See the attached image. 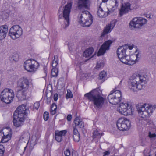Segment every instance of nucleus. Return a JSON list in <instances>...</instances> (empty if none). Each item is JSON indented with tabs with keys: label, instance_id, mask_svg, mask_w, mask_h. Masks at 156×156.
<instances>
[{
	"label": "nucleus",
	"instance_id": "12",
	"mask_svg": "<svg viewBox=\"0 0 156 156\" xmlns=\"http://www.w3.org/2000/svg\"><path fill=\"white\" fill-rule=\"evenodd\" d=\"M72 3H68L65 6L63 11V16L64 19V23L65 26L63 28L66 29L69 25V16L72 6Z\"/></svg>",
	"mask_w": 156,
	"mask_h": 156
},
{
	"label": "nucleus",
	"instance_id": "15",
	"mask_svg": "<svg viewBox=\"0 0 156 156\" xmlns=\"http://www.w3.org/2000/svg\"><path fill=\"white\" fill-rule=\"evenodd\" d=\"M29 82L26 78L23 77L19 80L17 87L19 90L27 91L29 85Z\"/></svg>",
	"mask_w": 156,
	"mask_h": 156
},
{
	"label": "nucleus",
	"instance_id": "5",
	"mask_svg": "<svg viewBox=\"0 0 156 156\" xmlns=\"http://www.w3.org/2000/svg\"><path fill=\"white\" fill-rule=\"evenodd\" d=\"M78 22L83 27H89L92 23L93 18L90 12L87 10H83L78 16Z\"/></svg>",
	"mask_w": 156,
	"mask_h": 156
},
{
	"label": "nucleus",
	"instance_id": "14",
	"mask_svg": "<svg viewBox=\"0 0 156 156\" xmlns=\"http://www.w3.org/2000/svg\"><path fill=\"white\" fill-rule=\"evenodd\" d=\"M5 131L6 132H4L2 130H0V143L7 142L11 139L12 132L7 129Z\"/></svg>",
	"mask_w": 156,
	"mask_h": 156
},
{
	"label": "nucleus",
	"instance_id": "34",
	"mask_svg": "<svg viewBox=\"0 0 156 156\" xmlns=\"http://www.w3.org/2000/svg\"><path fill=\"white\" fill-rule=\"evenodd\" d=\"M58 73V70L56 68H53L51 70V75L53 77L56 76Z\"/></svg>",
	"mask_w": 156,
	"mask_h": 156
},
{
	"label": "nucleus",
	"instance_id": "33",
	"mask_svg": "<svg viewBox=\"0 0 156 156\" xmlns=\"http://www.w3.org/2000/svg\"><path fill=\"white\" fill-rule=\"evenodd\" d=\"M93 134V138H100L102 135L101 134V133H99V132L97 129H96L94 131Z\"/></svg>",
	"mask_w": 156,
	"mask_h": 156
},
{
	"label": "nucleus",
	"instance_id": "46",
	"mask_svg": "<svg viewBox=\"0 0 156 156\" xmlns=\"http://www.w3.org/2000/svg\"><path fill=\"white\" fill-rule=\"evenodd\" d=\"M111 152V151H105L104 152L103 156H108L110 154Z\"/></svg>",
	"mask_w": 156,
	"mask_h": 156
},
{
	"label": "nucleus",
	"instance_id": "17",
	"mask_svg": "<svg viewBox=\"0 0 156 156\" xmlns=\"http://www.w3.org/2000/svg\"><path fill=\"white\" fill-rule=\"evenodd\" d=\"M25 118L26 117L13 114V122L14 126L19 127L23 125Z\"/></svg>",
	"mask_w": 156,
	"mask_h": 156
},
{
	"label": "nucleus",
	"instance_id": "36",
	"mask_svg": "<svg viewBox=\"0 0 156 156\" xmlns=\"http://www.w3.org/2000/svg\"><path fill=\"white\" fill-rule=\"evenodd\" d=\"M44 64H41V66L43 67V70L44 71L45 74V76H46L47 73V61L46 60H44Z\"/></svg>",
	"mask_w": 156,
	"mask_h": 156
},
{
	"label": "nucleus",
	"instance_id": "11",
	"mask_svg": "<svg viewBox=\"0 0 156 156\" xmlns=\"http://www.w3.org/2000/svg\"><path fill=\"white\" fill-rule=\"evenodd\" d=\"M118 129L121 131H126L128 129L130 126V122L126 118H121L118 120L116 123Z\"/></svg>",
	"mask_w": 156,
	"mask_h": 156
},
{
	"label": "nucleus",
	"instance_id": "16",
	"mask_svg": "<svg viewBox=\"0 0 156 156\" xmlns=\"http://www.w3.org/2000/svg\"><path fill=\"white\" fill-rule=\"evenodd\" d=\"M113 41L111 40H108L105 42L100 47L98 53V56L103 55L106 50H109L111 45Z\"/></svg>",
	"mask_w": 156,
	"mask_h": 156
},
{
	"label": "nucleus",
	"instance_id": "40",
	"mask_svg": "<svg viewBox=\"0 0 156 156\" xmlns=\"http://www.w3.org/2000/svg\"><path fill=\"white\" fill-rule=\"evenodd\" d=\"M48 112H45L44 114L43 117L45 121H47L48 118Z\"/></svg>",
	"mask_w": 156,
	"mask_h": 156
},
{
	"label": "nucleus",
	"instance_id": "32",
	"mask_svg": "<svg viewBox=\"0 0 156 156\" xmlns=\"http://www.w3.org/2000/svg\"><path fill=\"white\" fill-rule=\"evenodd\" d=\"M57 105L55 103H53L51 106L50 113L52 115H54L56 113Z\"/></svg>",
	"mask_w": 156,
	"mask_h": 156
},
{
	"label": "nucleus",
	"instance_id": "49",
	"mask_svg": "<svg viewBox=\"0 0 156 156\" xmlns=\"http://www.w3.org/2000/svg\"><path fill=\"white\" fill-rule=\"evenodd\" d=\"M50 133L49 131H47L45 135L46 138H48L49 136Z\"/></svg>",
	"mask_w": 156,
	"mask_h": 156
},
{
	"label": "nucleus",
	"instance_id": "9",
	"mask_svg": "<svg viewBox=\"0 0 156 156\" xmlns=\"http://www.w3.org/2000/svg\"><path fill=\"white\" fill-rule=\"evenodd\" d=\"M147 22V20L145 18L141 17H135L130 22L129 27L132 30L135 28H140Z\"/></svg>",
	"mask_w": 156,
	"mask_h": 156
},
{
	"label": "nucleus",
	"instance_id": "2",
	"mask_svg": "<svg viewBox=\"0 0 156 156\" xmlns=\"http://www.w3.org/2000/svg\"><path fill=\"white\" fill-rule=\"evenodd\" d=\"M84 96L86 99L92 102L96 108H102L105 100V99L101 95L98 89H93L90 92L85 94Z\"/></svg>",
	"mask_w": 156,
	"mask_h": 156
},
{
	"label": "nucleus",
	"instance_id": "20",
	"mask_svg": "<svg viewBox=\"0 0 156 156\" xmlns=\"http://www.w3.org/2000/svg\"><path fill=\"white\" fill-rule=\"evenodd\" d=\"M88 2V0H78L77 3L78 8L81 10L89 9L90 6Z\"/></svg>",
	"mask_w": 156,
	"mask_h": 156
},
{
	"label": "nucleus",
	"instance_id": "24",
	"mask_svg": "<svg viewBox=\"0 0 156 156\" xmlns=\"http://www.w3.org/2000/svg\"><path fill=\"white\" fill-rule=\"evenodd\" d=\"M8 31V27L6 25L0 27V40H2L5 38Z\"/></svg>",
	"mask_w": 156,
	"mask_h": 156
},
{
	"label": "nucleus",
	"instance_id": "31",
	"mask_svg": "<svg viewBox=\"0 0 156 156\" xmlns=\"http://www.w3.org/2000/svg\"><path fill=\"white\" fill-rule=\"evenodd\" d=\"M58 59L57 55H55L54 56V59L52 61V66L53 68H56V66L58 64Z\"/></svg>",
	"mask_w": 156,
	"mask_h": 156
},
{
	"label": "nucleus",
	"instance_id": "21",
	"mask_svg": "<svg viewBox=\"0 0 156 156\" xmlns=\"http://www.w3.org/2000/svg\"><path fill=\"white\" fill-rule=\"evenodd\" d=\"M115 21L113 20L109 24L107 25L105 28L103 32L101 35V37H102L104 36V35L110 32L115 26Z\"/></svg>",
	"mask_w": 156,
	"mask_h": 156
},
{
	"label": "nucleus",
	"instance_id": "19",
	"mask_svg": "<svg viewBox=\"0 0 156 156\" xmlns=\"http://www.w3.org/2000/svg\"><path fill=\"white\" fill-rule=\"evenodd\" d=\"M131 5L128 2H126L124 4H122L120 10V15L122 16L124 14L128 13L129 11L132 10L133 9H136L137 8V6L135 5L133 9L131 8Z\"/></svg>",
	"mask_w": 156,
	"mask_h": 156
},
{
	"label": "nucleus",
	"instance_id": "52",
	"mask_svg": "<svg viewBox=\"0 0 156 156\" xmlns=\"http://www.w3.org/2000/svg\"><path fill=\"white\" fill-rule=\"evenodd\" d=\"M137 51H136V53H137Z\"/></svg>",
	"mask_w": 156,
	"mask_h": 156
},
{
	"label": "nucleus",
	"instance_id": "30",
	"mask_svg": "<svg viewBox=\"0 0 156 156\" xmlns=\"http://www.w3.org/2000/svg\"><path fill=\"white\" fill-rule=\"evenodd\" d=\"M94 49L92 48H90L87 49L83 53V56L86 57L90 56L92 54Z\"/></svg>",
	"mask_w": 156,
	"mask_h": 156
},
{
	"label": "nucleus",
	"instance_id": "28",
	"mask_svg": "<svg viewBox=\"0 0 156 156\" xmlns=\"http://www.w3.org/2000/svg\"><path fill=\"white\" fill-rule=\"evenodd\" d=\"M74 122L75 124V126H77L80 128H83L84 127V124L83 122L80 120L78 117L75 118Z\"/></svg>",
	"mask_w": 156,
	"mask_h": 156
},
{
	"label": "nucleus",
	"instance_id": "51",
	"mask_svg": "<svg viewBox=\"0 0 156 156\" xmlns=\"http://www.w3.org/2000/svg\"><path fill=\"white\" fill-rule=\"evenodd\" d=\"M155 156H156V152H155Z\"/></svg>",
	"mask_w": 156,
	"mask_h": 156
},
{
	"label": "nucleus",
	"instance_id": "8",
	"mask_svg": "<svg viewBox=\"0 0 156 156\" xmlns=\"http://www.w3.org/2000/svg\"><path fill=\"white\" fill-rule=\"evenodd\" d=\"M119 112L124 115H130L132 114L131 106L126 101L121 103L117 109Z\"/></svg>",
	"mask_w": 156,
	"mask_h": 156
},
{
	"label": "nucleus",
	"instance_id": "26",
	"mask_svg": "<svg viewBox=\"0 0 156 156\" xmlns=\"http://www.w3.org/2000/svg\"><path fill=\"white\" fill-rule=\"evenodd\" d=\"M30 137V134L28 132H23L19 139V141L20 142H25L26 141L29 140Z\"/></svg>",
	"mask_w": 156,
	"mask_h": 156
},
{
	"label": "nucleus",
	"instance_id": "43",
	"mask_svg": "<svg viewBox=\"0 0 156 156\" xmlns=\"http://www.w3.org/2000/svg\"><path fill=\"white\" fill-rule=\"evenodd\" d=\"M64 154L65 156H70V151L69 149H67L64 152Z\"/></svg>",
	"mask_w": 156,
	"mask_h": 156
},
{
	"label": "nucleus",
	"instance_id": "29",
	"mask_svg": "<svg viewBox=\"0 0 156 156\" xmlns=\"http://www.w3.org/2000/svg\"><path fill=\"white\" fill-rule=\"evenodd\" d=\"M101 3H100V5L98 7V11H97V14L100 17H105L108 14L107 13L106 15L105 14L103 10L101 8Z\"/></svg>",
	"mask_w": 156,
	"mask_h": 156
},
{
	"label": "nucleus",
	"instance_id": "22",
	"mask_svg": "<svg viewBox=\"0 0 156 156\" xmlns=\"http://www.w3.org/2000/svg\"><path fill=\"white\" fill-rule=\"evenodd\" d=\"M67 133L66 130L58 131L55 133V138L56 140L58 142H60L62 141V136L66 135Z\"/></svg>",
	"mask_w": 156,
	"mask_h": 156
},
{
	"label": "nucleus",
	"instance_id": "35",
	"mask_svg": "<svg viewBox=\"0 0 156 156\" xmlns=\"http://www.w3.org/2000/svg\"><path fill=\"white\" fill-rule=\"evenodd\" d=\"M106 76V72L103 71L100 73L99 76L100 79H103L105 80Z\"/></svg>",
	"mask_w": 156,
	"mask_h": 156
},
{
	"label": "nucleus",
	"instance_id": "1",
	"mask_svg": "<svg viewBox=\"0 0 156 156\" xmlns=\"http://www.w3.org/2000/svg\"><path fill=\"white\" fill-rule=\"evenodd\" d=\"M134 45L129 46L125 44L119 47L117 50V54L120 60L123 63L129 65H132L135 63L137 60L139 56V52L135 55L131 56L127 55L126 52L128 49L132 50L134 47Z\"/></svg>",
	"mask_w": 156,
	"mask_h": 156
},
{
	"label": "nucleus",
	"instance_id": "53",
	"mask_svg": "<svg viewBox=\"0 0 156 156\" xmlns=\"http://www.w3.org/2000/svg\"><path fill=\"white\" fill-rule=\"evenodd\" d=\"M26 147H25V148H26Z\"/></svg>",
	"mask_w": 156,
	"mask_h": 156
},
{
	"label": "nucleus",
	"instance_id": "27",
	"mask_svg": "<svg viewBox=\"0 0 156 156\" xmlns=\"http://www.w3.org/2000/svg\"><path fill=\"white\" fill-rule=\"evenodd\" d=\"M73 139L74 141L78 142L80 140V136L77 129L75 127H73Z\"/></svg>",
	"mask_w": 156,
	"mask_h": 156
},
{
	"label": "nucleus",
	"instance_id": "50",
	"mask_svg": "<svg viewBox=\"0 0 156 156\" xmlns=\"http://www.w3.org/2000/svg\"><path fill=\"white\" fill-rule=\"evenodd\" d=\"M72 156H78V154L77 152L75 151L73 152Z\"/></svg>",
	"mask_w": 156,
	"mask_h": 156
},
{
	"label": "nucleus",
	"instance_id": "25",
	"mask_svg": "<svg viewBox=\"0 0 156 156\" xmlns=\"http://www.w3.org/2000/svg\"><path fill=\"white\" fill-rule=\"evenodd\" d=\"M27 91L19 90L16 94V97L20 100H24L26 99L27 96Z\"/></svg>",
	"mask_w": 156,
	"mask_h": 156
},
{
	"label": "nucleus",
	"instance_id": "18",
	"mask_svg": "<svg viewBox=\"0 0 156 156\" xmlns=\"http://www.w3.org/2000/svg\"><path fill=\"white\" fill-rule=\"evenodd\" d=\"M29 112V110L26 108L25 105H22L18 107L13 114L26 117Z\"/></svg>",
	"mask_w": 156,
	"mask_h": 156
},
{
	"label": "nucleus",
	"instance_id": "6",
	"mask_svg": "<svg viewBox=\"0 0 156 156\" xmlns=\"http://www.w3.org/2000/svg\"><path fill=\"white\" fill-rule=\"evenodd\" d=\"M122 93L120 90L115 88L111 92L108 97L109 102L113 105H116L120 102L122 100Z\"/></svg>",
	"mask_w": 156,
	"mask_h": 156
},
{
	"label": "nucleus",
	"instance_id": "7",
	"mask_svg": "<svg viewBox=\"0 0 156 156\" xmlns=\"http://www.w3.org/2000/svg\"><path fill=\"white\" fill-rule=\"evenodd\" d=\"M14 96V94L12 90L5 88L1 92L0 98L2 101L6 104H9L13 101Z\"/></svg>",
	"mask_w": 156,
	"mask_h": 156
},
{
	"label": "nucleus",
	"instance_id": "3",
	"mask_svg": "<svg viewBox=\"0 0 156 156\" xmlns=\"http://www.w3.org/2000/svg\"><path fill=\"white\" fill-rule=\"evenodd\" d=\"M146 75L134 74L130 78L129 82V87L134 92H137L141 90L143 87V84L145 83L147 80Z\"/></svg>",
	"mask_w": 156,
	"mask_h": 156
},
{
	"label": "nucleus",
	"instance_id": "45",
	"mask_svg": "<svg viewBox=\"0 0 156 156\" xmlns=\"http://www.w3.org/2000/svg\"><path fill=\"white\" fill-rule=\"evenodd\" d=\"M149 136L150 138H154L156 137V134L154 133H152L151 132H150L149 134Z\"/></svg>",
	"mask_w": 156,
	"mask_h": 156
},
{
	"label": "nucleus",
	"instance_id": "4",
	"mask_svg": "<svg viewBox=\"0 0 156 156\" xmlns=\"http://www.w3.org/2000/svg\"><path fill=\"white\" fill-rule=\"evenodd\" d=\"M156 108V106L155 105L153 106L147 104H143L139 103L136 106V108L139 115L143 118L149 117Z\"/></svg>",
	"mask_w": 156,
	"mask_h": 156
},
{
	"label": "nucleus",
	"instance_id": "39",
	"mask_svg": "<svg viewBox=\"0 0 156 156\" xmlns=\"http://www.w3.org/2000/svg\"><path fill=\"white\" fill-rule=\"evenodd\" d=\"M73 94L70 90H67V92L66 95V98L67 99L72 98Z\"/></svg>",
	"mask_w": 156,
	"mask_h": 156
},
{
	"label": "nucleus",
	"instance_id": "10",
	"mask_svg": "<svg viewBox=\"0 0 156 156\" xmlns=\"http://www.w3.org/2000/svg\"><path fill=\"white\" fill-rule=\"evenodd\" d=\"M39 64L38 62L33 59H28L25 61L24 63L25 69L28 72H34L38 69Z\"/></svg>",
	"mask_w": 156,
	"mask_h": 156
},
{
	"label": "nucleus",
	"instance_id": "44",
	"mask_svg": "<svg viewBox=\"0 0 156 156\" xmlns=\"http://www.w3.org/2000/svg\"><path fill=\"white\" fill-rule=\"evenodd\" d=\"M34 107L35 109H36V110H38L39 108V102H36L35 103L34 105Z\"/></svg>",
	"mask_w": 156,
	"mask_h": 156
},
{
	"label": "nucleus",
	"instance_id": "47",
	"mask_svg": "<svg viewBox=\"0 0 156 156\" xmlns=\"http://www.w3.org/2000/svg\"><path fill=\"white\" fill-rule=\"evenodd\" d=\"M58 98V94H54V100L55 101H56Z\"/></svg>",
	"mask_w": 156,
	"mask_h": 156
},
{
	"label": "nucleus",
	"instance_id": "48",
	"mask_svg": "<svg viewBox=\"0 0 156 156\" xmlns=\"http://www.w3.org/2000/svg\"><path fill=\"white\" fill-rule=\"evenodd\" d=\"M72 119V115H69L67 117V119L69 121H70Z\"/></svg>",
	"mask_w": 156,
	"mask_h": 156
},
{
	"label": "nucleus",
	"instance_id": "23",
	"mask_svg": "<svg viewBox=\"0 0 156 156\" xmlns=\"http://www.w3.org/2000/svg\"><path fill=\"white\" fill-rule=\"evenodd\" d=\"M6 5L3 6L2 11L0 12V15L3 19H6L9 16V9L8 5L6 7Z\"/></svg>",
	"mask_w": 156,
	"mask_h": 156
},
{
	"label": "nucleus",
	"instance_id": "38",
	"mask_svg": "<svg viewBox=\"0 0 156 156\" xmlns=\"http://www.w3.org/2000/svg\"><path fill=\"white\" fill-rule=\"evenodd\" d=\"M5 148L3 145H0V156H3Z\"/></svg>",
	"mask_w": 156,
	"mask_h": 156
},
{
	"label": "nucleus",
	"instance_id": "37",
	"mask_svg": "<svg viewBox=\"0 0 156 156\" xmlns=\"http://www.w3.org/2000/svg\"><path fill=\"white\" fill-rule=\"evenodd\" d=\"M104 64L102 62H98L97 64V65L95 67L96 69H100L104 66Z\"/></svg>",
	"mask_w": 156,
	"mask_h": 156
},
{
	"label": "nucleus",
	"instance_id": "13",
	"mask_svg": "<svg viewBox=\"0 0 156 156\" xmlns=\"http://www.w3.org/2000/svg\"><path fill=\"white\" fill-rule=\"evenodd\" d=\"M9 35L11 38L15 40L20 37L23 33L22 28L18 25L12 26L10 29Z\"/></svg>",
	"mask_w": 156,
	"mask_h": 156
},
{
	"label": "nucleus",
	"instance_id": "41",
	"mask_svg": "<svg viewBox=\"0 0 156 156\" xmlns=\"http://www.w3.org/2000/svg\"><path fill=\"white\" fill-rule=\"evenodd\" d=\"M12 59L15 61H17L19 59V56L17 54H15L12 56Z\"/></svg>",
	"mask_w": 156,
	"mask_h": 156
},
{
	"label": "nucleus",
	"instance_id": "42",
	"mask_svg": "<svg viewBox=\"0 0 156 156\" xmlns=\"http://www.w3.org/2000/svg\"><path fill=\"white\" fill-rule=\"evenodd\" d=\"M113 2L115 4V5L113 6V8L115 9L117 8L119 5V2L117 0H113Z\"/></svg>",
	"mask_w": 156,
	"mask_h": 156
}]
</instances>
